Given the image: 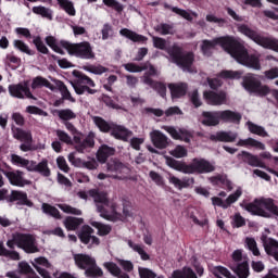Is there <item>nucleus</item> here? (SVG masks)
Segmentation results:
<instances>
[{
    "mask_svg": "<svg viewBox=\"0 0 278 278\" xmlns=\"http://www.w3.org/2000/svg\"><path fill=\"white\" fill-rule=\"evenodd\" d=\"M9 92L11 97H15V99H34V94H31V91L29 90V85L27 83H21L17 85H10L9 86Z\"/></svg>",
    "mask_w": 278,
    "mask_h": 278,
    "instance_id": "nucleus-12",
    "label": "nucleus"
},
{
    "mask_svg": "<svg viewBox=\"0 0 278 278\" xmlns=\"http://www.w3.org/2000/svg\"><path fill=\"white\" fill-rule=\"evenodd\" d=\"M189 217L195 225H200L201 227L207 225V217H205V213L199 208H192L189 212Z\"/></svg>",
    "mask_w": 278,
    "mask_h": 278,
    "instance_id": "nucleus-30",
    "label": "nucleus"
},
{
    "mask_svg": "<svg viewBox=\"0 0 278 278\" xmlns=\"http://www.w3.org/2000/svg\"><path fill=\"white\" fill-rule=\"evenodd\" d=\"M102 2L108 8H113L115 12L121 13V12H123V10H125V7H123V4H121V2H118L116 0H102Z\"/></svg>",
    "mask_w": 278,
    "mask_h": 278,
    "instance_id": "nucleus-62",
    "label": "nucleus"
},
{
    "mask_svg": "<svg viewBox=\"0 0 278 278\" xmlns=\"http://www.w3.org/2000/svg\"><path fill=\"white\" fill-rule=\"evenodd\" d=\"M231 268L237 273L239 278L249 277V263L243 262L238 266H231Z\"/></svg>",
    "mask_w": 278,
    "mask_h": 278,
    "instance_id": "nucleus-47",
    "label": "nucleus"
},
{
    "mask_svg": "<svg viewBox=\"0 0 278 278\" xmlns=\"http://www.w3.org/2000/svg\"><path fill=\"white\" fill-rule=\"evenodd\" d=\"M164 8L172 10V12H174L175 14H178V16H181L186 21H192V15L184 9H179L177 7H170L167 3L164 4Z\"/></svg>",
    "mask_w": 278,
    "mask_h": 278,
    "instance_id": "nucleus-49",
    "label": "nucleus"
},
{
    "mask_svg": "<svg viewBox=\"0 0 278 278\" xmlns=\"http://www.w3.org/2000/svg\"><path fill=\"white\" fill-rule=\"evenodd\" d=\"M169 278H198V277H197V274H194V270H192L190 267H185L181 270L173 271Z\"/></svg>",
    "mask_w": 278,
    "mask_h": 278,
    "instance_id": "nucleus-40",
    "label": "nucleus"
},
{
    "mask_svg": "<svg viewBox=\"0 0 278 278\" xmlns=\"http://www.w3.org/2000/svg\"><path fill=\"white\" fill-rule=\"evenodd\" d=\"M242 86L248 92H253L254 94H258V97H266V94L273 92L268 86H262L254 75L245 76Z\"/></svg>",
    "mask_w": 278,
    "mask_h": 278,
    "instance_id": "nucleus-9",
    "label": "nucleus"
},
{
    "mask_svg": "<svg viewBox=\"0 0 278 278\" xmlns=\"http://www.w3.org/2000/svg\"><path fill=\"white\" fill-rule=\"evenodd\" d=\"M169 155L176 157V160H181V157H188V149L184 146H176L174 150L169 151Z\"/></svg>",
    "mask_w": 278,
    "mask_h": 278,
    "instance_id": "nucleus-48",
    "label": "nucleus"
},
{
    "mask_svg": "<svg viewBox=\"0 0 278 278\" xmlns=\"http://www.w3.org/2000/svg\"><path fill=\"white\" fill-rule=\"evenodd\" d=\"M59 5L68 14V16H75L77 11H75V5L68 0H58Z\"/></svg>",
    "mask_w": 278,
    "mask_h": 278,
    "instance_id": "nucleus-46",
    "label": "nucleus"
},
{
    "mask_svg": "<svg viewBox=\"0 0 278 278\" xmlns=\"http://www.w3.org/2000/svg\"><path fill=\"white\" fill-rule=\"evenodd\" d=\"M13 136L16 140H21V142H31L33 140L31 132L21 128H13Z\"/></svg>",
    "mask_w": 278,
    "mask_h": 278,
    "instance_id": "nucleus-38",
    "label": "nucleus"
},
{
    "mask_svg": "<svg viewBox=\"0 0 278 278\" xmlns=\"http://www.w3.org/2000/svg\"><path fill=\"white\" fill-rule=\"evenodd\" d=\"M11 162L15 166H21L22 168H26L27 170H29V166H31V163H33V161H29L17 154L11 155Z\"/></svg>",
    "mask_w": 278,
    "mask_h": 278,
    "instance_id": "nucleus-39",
    "label": "nucleus"
},
{
    "mask_svg": "<svg viewBox=\"0 0 278 278\" xmlns=\"http://www.w3.org/2000/svg\"><path fill=\"white\" fill-rule=\"evenodd\" d=\"M167 53L172 58V62L177 64L179 68L187 71V73H192V63L194 62V54H181V48L177 46H174L172 49L167 50Z\"/></svg>",
    "mask_w": 278,
    "mask_h": 278,
    "instance_id": "nucleus-8",
    "label": "nucleus"
},
{
    "mask_svg": "<svg viewBox=\"0 0 278 278\" xmlns=\"http://www.w3.org/2000/svg\"><path fill=\"white\" fill-rule=\"evenodd\" d=\"M114 153H116L114 148L109 147L108 144H102L97 152V160L101 164H105L108 157L114 155Z\"/></svg>",
    "mask_w": 278,
    "mask_h": 278,
    "instance_id": "nucleus-27",
    "label": "nucleus"
},
{
    "mask_svg": "<svg viewBox=\"0 0 278 278\" xmlns=\"http://www.w3.org/2000/svg\"><path fill=\"white\" fill-rule=\"evenodd\" d=\"M28 172L39 173V175H42V177L51 176V169L49 168V163L47 162V160H42L39 164H36V162L33 161V163L28 167Z\"/></svg>",
    "mask_w": 278,
    "mask_h": 278,
    "instance_id": "nucleus-22",
    "label": "nucleus"
},
{
    "mask_svg": "<svg viewBox=\"0 0 278 278\" xmlns=\"http://www.w3.org/2000/svg\"><path fill=\"white\" fill-rule=\"evenodd\" d=\"M240 197H242V188L239 187L236 190V192L230 194L225 201H223V199L218 197H213L211 201H212V205L227 210V207H229V205H232V203H236V201H238Z\"/></svg>",
    "mask_w": 278,
    "mask_h": 278,
    "instance_id": "nucleus-15",
    "label": "nucleus"
},
{
    "mask_svg": "<svg viewBox=\"0 0 278 278\" xmlns=\"http://www.w3.org/2000/svg\"><path fill=\"white\" fill-rule=\"evenodd\" d=\"M123 66L128 73H142V71L148 68L147 65H136L135 63H126Z\"/></svg>",
    "mask_w": 278,
    "mask_h": 278,
    "instance_id": "nucleus-56",
    "label": "nucleus"
},
{
    "mask_svg": "<svg viewBox=\"0 0 278 278\" xmlns=\"http://www.w3.org/2000/svg\"><path fill=\"white\" fill-rule=\"evenodd\" d=\"M85 275L87 277L99 278L103 277V269L97 265V261H93V265H91L86 271Z\"/></svg>",
    "mask_w": 278,
    "mask_h": 278,
    "instance_id": "nucleus-45",
    "label": "nucleus"
},
{
    "mask_svg": "<svg viewBox=\"0 0 278 278\" xmlns=\"http://www.w3.org/2000/svg\"><path fill=\"white\" fill-rule=\"evenodd\" d=\"M143 84L151 86V88H154V90H157L161 97H166V86H164V84L154 83L153 79L149 78V76H144Z\"/></svg>",
    "mask_w": 278,
    "mask_h": 278,
    "instance_id": "nucleus-36",
    "label": "nucleus"
},
{
    "mask_svg": "<svg viewBox=\"0 0 278 278\" xmlns=\"http://www.w3.org/2000/svg\"><path fill=\"white\" fill-rule=\"evenodd\" d=\"M248 164L250 166L258 167V168H264V163L257 157L256 155L249 154L248 153Z\"/></svg>",
    "mask_w": 278,
    "mask_h": 278,
    "instance_id": "nucleus-63",
    "label": "nucleus"
},
{
    "mask_svg": "<svg viewBox=\"0 0 278 278\" xmlns=\"http://www.w3.org/2000/svg\"><path fill=\"white\" fill-rule=\"evenodd\" d=\"M220 123V114L217 112H203L202 113V125L206 127H216Z\"/></svg>",
    "mask_w": 278,
    "mask_h": 278,
    "instance_id": "nucleus-23",
    "label": "nucleus"
},
{
    "mask_svg": "<svg viewBox=\"0 0 278 278\" xmlns=\"http://www.w3.org/2000/svg\"><path fill=\"white\" fill-rule=\"evenodd\" d=\"M94 80L90 79V77L86 75H80L78 84L73 85L76 94H85V92H88V94H94L97 90L90 89L94 88Z\"/></svg>",
    "mask_w": 278,
    "mask_h": 278,
    "instance_id": "nucleus-13",
    "label": "nucleus"
},
{
    "mask_svg": "<svg viewBox=\"0 0 278 278\" xmlns=\"http://www.w3.org/2000/svg\"><path fill=\"white\" fill-rule=\"evenodd\" d=\"M59 208L65 214H74L75 216H81V210L75 208L68 204H59Z\"/></svg>",
    "mask_w": 278,
    "mask_h": 278,
    "instance_id": "nucleus-61",
    "label": "nucleus"
},
{
    "mask_svg": "<svg viewBox=\"0 0 278 278\" xmlns=\"http://www.w3.org/2000/svg\"><path fill=\"white\" fill-rule=\"evenodd\" d=\"M104 268H106V270H109V273H111V275H113V277H118V275H121V267H118V265H116V263L114 262H105L103 264Z\"/></svg>",
    "mask_w": 278,
    "mask_h": 278,
    "instance_id": "nucleus-58",
    "label": "nucleus"
},
{
    "mask_svg": "<svg viewBox=\"0 0 278 278\" xmlns=\"http://www.w3.org/2000/svg\"><path fill=\"white\" fill-rule=\"evenodd\" d=\"M46 42L50 49L54 50L55 53H60L61 55H64V50L60 45H58V40L53 36H49L46 38Z\"/></svg>",
    "mask_w": 278,
    "mask_h": 278,
    "instance_id": "nucleus-53",
    "label": "nucleus"
},
{
    "mask_svg": "<svg viewBox=\"0 0 278 278\" xmlns=\"http://www.w3.org/2000/svg\"><path fill=\"white\" fill-rule=\"evenodd\" d=\"M165 164L169 166V168L178 170V173H184L185 175H205L216 170L214 164L205 159L199 157L193 159L190 164H186L170 156H165Z\"/></svg>",
    "mask_w": 278,
    "mask_h": 278,
    "instance_id": "nucleus-3",
    "label": "nucleus"
},
{
    "mask_svg": "<svg viewBox=\"0 0 278 278\" xmlns=\"http://www.w3.org/2000/svg\"><path fill=\"white\" fill-rule=\"evenodd\" d=\"M162 129L169 134L173 140H180L187 143H190V141L192 140V132H190L186 128L177 129L174 126H162Z\"/></svg>",
    "mask_w": 278,
    "mask_h": 278,
    "instance_id": "nucleus-14",
    "label": "nucleus"
},
{
    "mask_svg": "<svg viewBox=\"0 0 278 278\" xmlns=\"http://www.w3.org/2000/svg\"><path fill=\"white\" fill-rule=\"evenodd\" d=\"M119 35L124 36V38H128V40H131L132 42H147V37L139 35L129 28H122Z\"/></svg>",
    "mask_w": 278,
    "mask_h": 278,
    "instance_id": "nucleus-31",
    "label": "nucleus"
},
{
    "mask_svg": "<svg viewBox=\"0 0 278 278\" xmlns=\"http://www.w3.org/2000/svg\"><path fill=\"white\" fill-rule=\"evenodd\" d=\"M168 88L170 90L172 99H181L188 90V85L184 83L169 84Z\"/></svg>",
    "mask_w": 278,
    "mask_h": 278,
    "instance_id": "nucleus-28",
    "label": "nucleus"
},
{
    "mask_svg": "<svg viewBox=\"0 0 278 278\" xmlns=\"http://www.w3.org/2000/svg\"><path fill=\"white\" fill-rule=\"evenodd\" d=\"M53 84L60 90L62 98L66 101H71V103H75V98L71 94V91H68V88H66V85L62 83V80L52 79Z\"/></svg>",
    "mask_w": 278,
    "mask_h": 278,
    "instance_id": "nucleus-34",
    "label": "nucleus"
},
{
    "mask_svg": "<svg viewBox=\"0 0 278 278\" xmlns=\"http://www.w3.org/2000/svg\"><path fill=\"white\" fill-rule=\"evenodd\" d=\"M243 210L253 216H262V218H270L273 214L278 216V207L270 198H257L253 202L244 204Z\"/></svg>",
    "mask_w": 278,
    "mask_h": 278,
    "instance_id": "nucleus-4",
    "label": "nucleus"
},
{
    "mask_svg": "<svg viewBox=\"0 0 278 278\" xmlns=\"http://www.w3.org/2000/svg\"><path fill=\"white\" fill-rule=\"evenodd\" d=\"M60 45L63 49L67 50L70 55H75V58H80L81 60H92V58H94V52H92V47L88 41H83L79 43L61 41Z\"/></svg>",
    "mask_w": 278,
    "mask_h": 278,
    "instance_id": "nucleus-7",
    "label": "nucleus"
},
{
    "mask_svg": "<svg viewBox=\"0 0 278 278\" xmlns=\"http://www.w3.org/2000/svg\"><path fill=\"white\" fill-rule=\"evenodd\" d=\"M93 123L100 129V131H103L104 134H108V131L112 132V127H114V124L110 125L105 119L94 116L93 117Z\"/></svg>",
    "mask_w": 278,
    "mask_h": 278,
    "instance_id": "nucleus-44",
    "label": "nucleus"
},
{
    "mask_svg": "<svg viewBox=\"0 0 278 278\" xmlns=\"http://www.w3.org/2000/svg\"><path fill=\"white\" fill-rule=\"evenodd\" d=\"M15 240L18 244V249H22L25 253H38L40 251L36 237L33 235L16 233Z\"/></svg>",
    "mask_w": 278,
    "mask_h": 278,
    "instance_id": "nucleus-10",
    "label": "nucleus"
},
{
    "mask_svg": "<svg viewBox=\"0 0 278 278\" xmlns=\"http://www.w3.org/2000/svg\"><path fill=\"white\" fill-rule=\"evenodd\" d=\"M216 45H220L224 51L231 55L238 64H242V66H247L248 68H253V71L262 70L260 55H249V50H247L244 45L233 37H218L211 41L203 40L201 46L202 53L204 55H210L212 49H214Z\"/></svg>",
    "mask_w": 278,
    "mask_h": 278,
    "instance_id": "nucleus-1",
    "label": "nucleus"
},
{
    "mask_svg": "<svg viewBox=\"0 0 278 278\" xmlns=\"http://www.w3.org/2000/svg\"><path fill=\"white\" fill-rule=\"evenodd\" d=\"M58 116L61 118V121H73V118H77V114H75V112H73L71 109L58 111Z\"/></svg>",
    "mask_w": 278,
    "mask_h": 278,
    "instance_id": "nucleus-55",
    "label": "nucleus"
},
{
    "mask_svg": "<svg viewBox=\"0 0 278 278\" xmlns=\"http://www.w3.org/2000/svg\"><path fill=\"white\" fill-rule=\"evenodd\" d=\"M127 244H128L129 249H131V251H134V253H138V255H140V258L143 262H148V260H151V256H149L147 251H144V245H142L140 243H136V241H134L131 239L127 240Z\"/></svg>",
    "mask_w": 278,
    "mask_h": 278,
    "instance_id": "nucleus-29",
    "label": "nucleus"
},
{
    "mask_svg": "<svg viewBox=\"0 0 278 278\" xmlns=\"http://www.w3.org/2000/svg\"><path fill=\"white\" fill-rule=\"evenodd\" d=\"M92 227L98 229V236H108L112 231V226L99 222H91Z\"/></svg>",
    "mask_w": 278,
    "mask_h": 278,
    "instance_id": "nucleus-51",
    "label": "nucleus"
},
{
    "mask_svg": "<svg viewBox=\"0 0 278 278\" xmlns=\"http://www.w3.org/2000/svg\"><path fill=\"white\" fill-rule=\"evenodd\" d=\"M33 12L34 14H39V16H42L43 18H48V21L53 18V12L45 7H35L33 8Z\"/></svg>",
    "mask_w": 278,
    "mask_h": 278,
    "instance_id": "nucleus-50",
    "label": "nucleus"
},
{
    "mask_svg": "<svg viewBox=\"0 0 278 278\" xmlns=\"http://www.w3.org/2000/svg\"><path fill=\"white\" fill-rule=\"evenodd\" d=\"M0 255L3 257H9V260H13L14 262H18L21 260V254L14 250L5 249L2 242H0Z\"/></svg>",
    "mask_w": 278,
    "mask_h": 278,
    "instance_id": "nucleus-42",
    "label": "nucleus"
},
{
    "mask_svg": "<svg viewBox=\"0 0 278 278\" xmlns=\"http://www.w3.org/2000/svg\"><path fill=\"white\" fill-rule=\"evenodd\" d=\"M240 118L242 116L233 111H219V121H224V123H240Z\"/></svg>",
    "mask_w": 278,
    "mask_h": 278,
    "instance_id": "nucleus-32",
    "label": "nucleus"
},
{
    "mask_svg": "<svg viewBox=\"0 0 278 278\" xmlns=\"http://www.w3.org/2000/svg\"><path fill=\"white\" fill-rule=\"evenodd\" d=\"M93 233L94 230L90 226H84L79 233L80 242H83L84 244H90V239L92 238Z\"/></svg>",
    "mask_w": 278,
    "mask_h": 278,
    "instance_id": "nucleus-43",
    "label": "nucleus"
},
{
    "mask_svg": "<svg viewBox=\"0 0 278 278\" xmlns=\"http://www.w3.org/2000/svg\"><path fill=\"white\" fill-rule=\"evenodd\" d=\"M41 210L43 214H48L49 216H52V218H62V216H60V211L55 208V206H51L47 203H43Z\"/></svg>",
    "mask_w": 278,
    "mask_h": 278,
    "instance_id": "nucleus-52",
    "label": "nucleus"
},
{
    "mask_svg": "<svg viewBox=\"0 0 278 278\" xmlns=\"http://www.w3.org/2000/svg\"><path fill=\"white\" fill-rule=\"evenodd\" d=\"M219 77H222V79H240V77H242V72L223 71L220 72Z\"/></svg>",
    "mask_w": 278,
    "mask_h": 278,
    "instance_id": "nucleus-57",
    "label": "nucleus"
},
{
    "mask_svg": "<svg viewBox=\"0 0 278 278\" xmlns=\"http://www.w3.org/2000/svg\"><path fill=\"white\" fill-rule=\"evenodd\" d=\"M155 31L162 34V36H168V34H174L173 25L160 24L155 26Z\"/></svg>",
    "mask_w": 278,
    "mask_h": 278,
    "instance_id": "nucleus-60",
    "label": "nucleus"
},
{
    "mask_svg": "<svg viewBox=\"0 0 278 278\" xmlns=\"http://www.w3.org/2000/svg\"><path fill=\"white\" fill-rule=\"evenodd\" d=\"M238 31L243 34V36H247V38H250V40H253V42L258 45V47H263V49H270L271 51H276V53H278L277 39L262 37L260 34H257V31L251 29L248 25L244 24L238 26Z\"/></svg>",
    "mask_w": 278,
    "mask_h": 278,
    "instance_id": "nucleus-6",
    "label": "nucleus"
},
{
    "mask_svg": "<svg viewBox=\"0 0 278 278\" xmlns=\"http://www.w3.org/2000/svg\"><path fill=\"white\" fill-rule=\"evenodd\" d=\"M211 140L218 142H236V138H238V132L231 131H219L215 135H212Z\"/></svg>",
    "mask_w": 278,
    "mask_h": 278,
    "instance_id": "nucleus-26",
    "label": "nucleus"
},
{
    "mask_svg": "<svg viewBox=\"0 0 278 278\" xmlns=\"http://www.w3.org/2000/svg\"><path fill=\"white\" fill-rule=\"evenodd\" d=\"M111 136L116 138V140H123L124 142H127V140L134 136V132L127 129L125 126L113 125Z\"/></svg>",
    "mask_w": 278,
    "mask_h": 278,
    "instance_id": "nucleus-21",
    "label": "nucleus"
},
{
    "mask_svg": "<svg viewBox=\"0 0 278 278\" xmlns=\"http://www.w3.org/2000/svg\"><path fill=\"white\" fill-rule=\"evenodd\" d=\"M77 197L84 201H88V197H91L96 203L97 212H99L102 218H105L106 220H118L121 210L117 208L116 204L110 202L105 191H99L97 189H91L88 192L79 191Z\"/></svg>",
    "mask_w": 278,
    "mask_h": 278,
    "instance_id": "nucleus-2",
    "label": "nucleus"
},
{
    "mask_svg": "<svg viewBox=\"0 0 278 278\" xmlns=\"http://www.w3.org/2000/svg\"><path fill=\"white\" fill-rule=\"evenodd\" d=\"M261 240L263 242V247H264L267 255H270L271 257H274V260H276V262H278V241H277V239L263 236L261 238Z\"/></svg>",
    "mask_w": 278,
    "mask_h": 278,
    "instance_id": "nucleus-20",
    "label": "nucleus"
},
{
    "mask_svg": "<svg viewBox=\"0 0 278 278\" xmlns=\"http://www.w3.org/2000/svg\"><path fill=\"white\" fill-rule=\"evenodd\" d=\"M150 139L156 149H166L170 144L168 137L160 130H152L150 132Z\"/></svg>",
    "mask_w": 278,
    "mask_h": 278,
    "instance_id": "nucleus-18",
    "label": "nucleus"
},
{
    "mask_svg": "<svg viewBox=\"0 0 278 278\" xmlns=\"http://www.w3.org/2000/svg\"><path fill=\"white\" fill-rule=\"evenodd\" d=\"M84 224V218L79 217H67L64 222L63 225L67 229V231H75L79 225Z\"/></svg>",
    "mask_w": 278,
    "mask_h": 278,
    "instance_id": "nucleus-37",
    "label": "nucleus"
},
{
    "mask_svg": "<svg viewBox=\"0 0 278 278\" xmlns=\"http://www.w3.org/2000/svg\"><path fill=\"white\" fill-rule=\"evenodd\" d=\"M213 275H215V277L217 278H236V276H232L231 273L229 271V269L223 267V266H217L215 268H213Z\"/></svg>",
    "mask_w": 278,
    "mask_h": 278,
    "instance_id": "nucleus-54",
    "label": "nucleus"
},
{
    "mask_svg": "<svg viewBox=\"0 0 278 278\" xmlns=\"http://www.w3.org/2000/svg\"><path fill=\"white\" fill-rule=\"evenodd\" d=\"M73 140L76 143L75 149L78 153H84L88 151V149H92L94 147V134L90 132L84 141H81L83 135L78 130L72 134Z\"/></svg>",
    "mask_w": 278,
    "mask_h": 278,
    "instance_id": "nucleus-11",
    "label": "nucleus"
},
{
    "mask_svg": "<svg viewBox=\"0 0 278 278\" xmlns=\"http://www.w3.org/2000/svg\"><path fill=\"white\" fill-rule=\"evenodd\" d=\"M245 244H247L249 251H251L253 253V255H255L256 257L261 255L260 249L257 248V242L255 241V239L248 237L245 239Z\"/></svg>",
    "mask_w": 278,
    "mask_h": 278,
    "instance_id": "nucleus-59",
    "label": "nucleus"
},
{
    "mask_svg": "<svg viewBox=\"0 0 278 278\" xmlns=\"http://www.w3.org/2000/svg\"><path fill=\"white\" fill-rule=\"evenodd\" d=\"M248 129L250 134H254L255 136H260L261 138H268V131L263 126L254 124L253 122H248Z\"/></svg>",
    "mask_w": 278,
    "mask_h": 278,
    "instance_id": "nucleus-35",
    "label": "nucleus"
},
{
    "mask_svg": "<svg viewBox=\"0 0 278 278\" xmlns=\"http://www.w3.org/2000/svg\"><path fill=\"white\" fill-rule=\"evenodd\" d=\"M74 260L78 268H81L83 270H86L89 267L93 266L96 262L93 257L86 254H76L74 255Z\"/></svg>",
    "mask_w": 278,
    "mask_h": 278,
    "instance_id": "nucleus-24",
    "label": "nucleus"
},
{
    "mask_svg": "<svg viewBox=\"0 0 278 278\" xmlns=\"http://www.w3.org/2000/svg\"><path fill=\"white\" fill-rule=\"evenodd\" d=\"M12 199L13 201H20L22 205H27V207L34 206V203L27 199V193L23 191H13Z\"/></svg>",
    "mask_w": 278,
    "mask_h": 278,
    "instance_id": "nucleus-41",
    "label": "nucleus"
},
{
    "mask_svg": "<svg viewBox=\"0 0 278 278\" xmlns=\"http://www.w3.org/2000/svg\"><path fill=\"white\" fill-rule=\"evenodd\" d=\"M23 175L24 174L21 170L5 173V177L9 179L12 186H17L18 188H25V186H31V182L25 179Z\"/></svg>",
    "mask_w": 278,
    "mask_h": 278,
    "instance_id": "nucleus-19",
    "label": "nucleus"
},
{
    "mask_svg": "<svg viewBox=\"0 0 278 278\" xmlns=\"http://www.w3.org/2000/svg\"><path fill=\"white\" fill-rule=\"evenodd\" d=\"M31 266L37 270V273L43 278H51L49 271L45 268H51V263L43 256H39L30 262Z\"/></svg>",
    "mask_w": 278,
    "mask_h": 278,
    "instance_id": "nucleus-17",
    "label": "nucleus"
},
{
    "mask_svg": "<svg viewBox=\"0 0 278 278\" xmlns=\"http://www.w3.org/2000/svg\"><path fill=\"white\" fill-rule=\"evenodd\" d=\"M140 278H155L156 275L153 273V270L147 268V267H139L138 268Z\"/></svg>",
    "mask_w": 278,
    "mask_h": 278,
    "instance_id": "nucleus-64",
    "label": "nucleus"
},
{
    "mask_svg": "<svg viewBox=\"0 0 278 278\" xmlns=\"http://www.w3.org/2000/svg\"><path fill=\"white\" fill-rule=\"evenodd\" d=\"M106 172L111 173V175L103 173L98 174V179H100V181H103L109 177L117 179L118 181H129L134 179L131 177V169L116 159H111L110 162L106 163Z\"/></svg>",
    "mask_w": 278,
    "mask_h": 278,
    "instance_id": "nucleus-5",
    "label": "nucleus"
},
{
    "mask_svg": "<svg viewBox=\"0 0 278 278\" xmlns=\"http://www.w3.org/2000/svg\"><path fill=\"white\" fill-rule=\"evenodd\" d=\"M38 88H48L49 90H55V86H53L47 78L42 76H37L33 79L31 89L36 90Z\"/></svg>",
    "mask_w": 278,
    "mask_h": 278,
    "instance_id": "nucleus-33",
    "label": "nucleus"
},
{
    "mask_svg": "<svg viewBox=\"0 0 278 278\" xmlns=\"http://www.w3.org/2000/svg\"><path fill=\"white\" fill-rule=\"evenodd\" d=\"M203 98L208 105H223L227 102V93L225 91H205Z\"/></svg>",
    "mask_w": 278,
    "mask_h": 278,
    "instance_id": "nucleus-16",
    "label": "nucleus"
},
{
    "mask_svg": "<svg viewBox=\"0 0 278 278\" xmlns=\"http://www.w3.org/2000/svg\"><path fill=\"white\" fill-rule=\"evenodd\" d=\"M169 184L177 188V190H184V188H190L194 184V178H182L179 179L177 176H169Z\"/></svg>",
    "mask_w": 278,
    "mask_h": 278,
    "instance_id": "nucleus-25",
    "label": "nucleus"
}]
</instances>
